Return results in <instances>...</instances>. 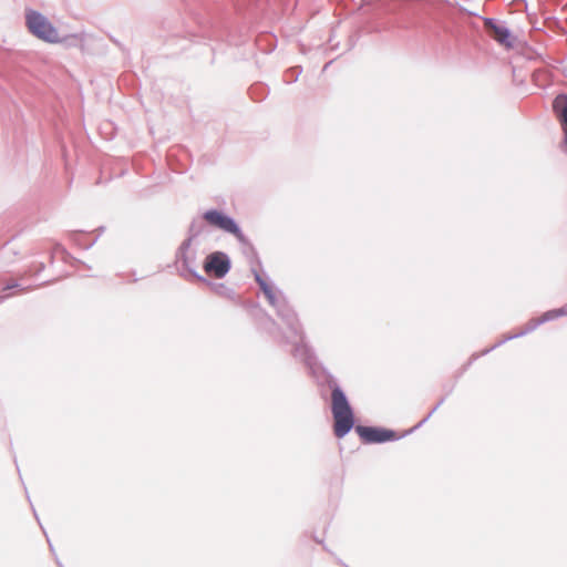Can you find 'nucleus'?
<instances>
[{
    "label": "nucleus",
    "instance_id": "nucleus-14",
    "mask_svg": "<svg viewBox=\"0 0 567 567\" xmlns=\"http://www.w3.org/2000/svg\"><path fill=\"white\" fill-rule=\"evenodd\" d=\"M313 539H315L316 543L321 544L326 551H328L329 554L333 555V553L323 544L322 539H320L318 537H313Z\"/></svg>",
    "mask_w": 567,
    "mask_h": 567
},
{
    "label": "nucleus",
    "instance_id": "nucleus-4",
    "mask_svg": "<svg viewBox=\"0 0 567 567\" xmlns=\"http://www.w3.org/2000/svg\"><path fill=\"white\" fill-rule=\"evenodd\" d=\"M556 318H557V313H556L555 309H551V310H548V311L544 312L538 318H532L530 320H528V322L526 323L525 328L523 330H520L519 332H516L514 334H509V336L504 337L502 340H499L498 342L494 343L492 347L483 350L481 353H473L472 357L470 358L468 362L463 367L462 372L465 371L481 355H485V354L489 353L491 351L495 350L496 348H498L499 346L504 344L505 342H507L509 340H513L515 338H519V337H523V336H525V334H527L529 332H533L540 324H543L545 322H548L550 320H554Z\"/></svg>",
    "mask_w": 567,
    "mask_h": 567
},
{
    "label": "nucleus",
    "instance_id": "nucleus-7",
    "mask_svg": "<svg viewBox=\"0 0 567 567\" xmlns=\"http://www.w3.org/2000/svg\"><path fill=\"white\" fill-rule=\"evenodd\" d=\"M203 269L207 276L217 279L224 278L230 269V260L225 252L215 251L204 260Z\"/></svg>",
    "mask_w": 567,
    "mask_h": 567
},
{
    "label": "nucleus",
    "instance_id": "nucleus-20",
    "mask_svg": "<svg viewBox=\"0 0 567 567\" xmlns=\"http://www.w3.org/2000/svg\"><path fill=\"white\" fill-rule=\"evenodd\" d=\"M346 567H350V566L348 565V566H346Z\"/></svg>",
    "mask_w": 567,
    "mask_h": 567
},
{
    "label": "nucleus",
    "instance_id": "nucleus-17",
    "mask_svg": "<svg viewBox=\"0 0 567 567\" xmlns=\"http://www.w3.org/2000/svg\"><path fill=\"white\" fill-rule=\"evenodd\" d=\"M453 389H454V385H452L451 388H446L445 396L450 395L452 393Z\"/></svg>",
    "mask_w": 567,
    "mask_h": 567
},
{
    "label": "nucleus",
    "instance_id": "nucleus-15",
    "mask_svg": "<svg viewBox=\"0 0 567 567\" xmlns=\"http://www.w3.org/2000/svg\"><path fill=\"white\" fill-rule=\"evenodd\" d=\"M445 399H446V396H442L439 400V402H436V404L434 405V410H437L445 402Z\"/></svg>",
    "mask_w": 567,
    "mask_h": 567
},
{
    "label": "nucleus",
    "instance_id": "nucleus-13",
    "mask_svg": "<svg viewBox=\"0 0 567 567\" xmlns=\"http://www.w3.org/2000/svg\"><path fill=\"white\" fill-rule=\"evenodd\" d=\"M557 318L567 315V306L556 308Z\"/></svg>",
    "mask_w": 567,
    "mask_h": 567
},
{
    "label": "nucleus",
    "instance_id": "nucleus-9",
    "mask_svg": "<svg viewBox=\"0 0 567 567\" xmlns=\"http://www.w3.org/2000/svg\"><path fill=\"white\" fill-rule=\"evenodd\" d=\"M553 112L563 132V143L567 152V94H558L551 104Z\"/></svg>",
    "mask_w": 567,
    "mask_h": 567
},
{
    "label": "nucleus",
    "instance_id": "nucleus-6",
    "mask_svg": "<svg viewBox=\"0 0 567 567\" xmlns=\"http://www.w3.org/2000/svg\"><path fill=\"white\" fill-rule=\"evenodd\" d=\"M483 23L486 34L496 43L506 49H513L515 47L517 38L506 25L505 21L495 18H483Z\"/></svg>",
    "mask_w": 567,
    "mask_h": 567
},
{
    "label": "nucleus",
    "instance_id": "nucleus-19",
    "mask_svg": "<svg viewBox=\"0 0 567 567\" xmlns=\"http://www.w3.org/2000/svg\"><path fill=\"white\" fill-rule=\"evenodd\" d=\"M329 64H331V61L328 62L327 64H324V69H327L329 66Z\"/></svg>",
    "mask_w": 567,
    "mask_h": 567
},
{
    "label": "nucleus",
    "instance_id": "nucleus-16",
    "mask_svg": "<svg viewBox=\"0 0 567 567\" xmlns=\"http://www.w3.org/2000/svg\"><path fill=\"white\" fill-rule=\"evenodd\" d=\"M337 564H339L342 567L348 566L344 561H342L340 558H336Z\"/></svg>",
    "mask_w": 567,
    "mask_h": 567
},
{
    "label": "nucleus",
    "instance_id": "nucleus-8",
    "mask_svg": "<svg viewBox=\"0 0 567 567\" xmlns=\"http://www.w3.org/2000/svg\"><path fill=\"white\" fill-rule=\"evenodd\" d=\"M203 218L213 227L221 229L226 233L233 234L237 238H241V231L236 223L228 216L218 210H207Z\"/></svg>",
    "mask_w": 567,
    "mask_h": 567
},
{
    "label": "nucleus",
    "instance_id": "nucleus-1",
    "mask_svg": "<svg viewBox=\"0 0 567 567\" xmlns=\"http://www.w3.org/2000/svg\"><path fill=\"white\" fill-rule=\"evenodd\" d=\"M286 346H290L292 358L302 363L320 388L331 390V413L333 434L337 439L348 435L355 424L354 411L350 401L329 370L318 361L313 348L307 341L302 327L295 313L286 303Z\"/></svg>",
    "mask_w": 567,
    "mask_h": 567
},
{
    "label": "nucleus",
    "instance_id": "nucleus-5",
    "mask_svg": "<svg viewBox=\"0 0 567 567\" xmlns=\"http://www.w3.org/2000/svg\"><path fill=\"white\" fill-rule=\"evenodd\" d=\"M29 31L37 38L50 42H60L58 29L41 13L30 10L25 16Z\"/></svg>",
    "mask_w": 567,
    "mask_h": 567
},
{
    "label": "nucleus",
    "instance_id": "nucleus-2",
    "mask_svg": "<svg viewBox=\"0 0 567 567\" xmlns=\"http://www.w3.org/2000/svg\"><path fill=\"white\" fill-rule=\"evenodd\" d=\"M394 4L389 10L404 8L415 17V23L431 28L430 23H434L445 32H450V25L445 21L449 17L451 8L449 2L444 0H391Z\"/></svg>",
    "mask_w": 567,
    "mask_h": 567
},
{
    "label": "nucleus",
    "instance_id": "nucleus-3",
    "mask_svg": "<svg viewBox=\"0 0 567 567\" xmlns=\"http://www.w3.org/2000/svg\"><path fill=\"white\" fill-rule=\"evenodd\" d=\"M354 430L364 444L395 442L414 432V429H410L399 434L395 430L375 425H357Z\"/></svg>",
    "mask_w": 567,
    "mask_h": 567
},
{
    "label": "nucleus",
    "instance_id": "nucleus-18",
    "mask_svg": "<svg viewBox=\"0 0 567 567\" xmlns=\"http://www.w3.org/2000/svg\"><path fill=\"white\" fill-rule=\"evenodd\" d=\"M298 0H295V7L297 6ZM289 0H286V9L288 8Z\"/></svg>",
    "mask_w": 567,
    "mask_h": 567
},
{
    "label": "nucleus",
    "instance_id": "nucleus-11",
    "mask_svg": "<svg viewBox=\"0 0 567 567\" xmlns=\"http://www.w3.org/2000/svg\"><path fill=\"white\" fill-rule=\"evenodd\" d=\"M436 410H434V406L431 408V411L427 413V415H425L416 425H414L412 429L417 430L420 429L421 426H423L429 420L430 417L434 414Z\"/></svg>",
    "mask_w": 567,
    "mask_h": 567
},
{
    "label": "nucleus",
    "instance_id": "nucleus-12",
    "mask_svg": "<svg viewBox=\"0 0 567 567\" xmlns=\"http://www.w3.org/2000/svg\"><path fill=\"white\" fill-rule=\"evenodd\" d=\"M262 289L270 303H274V296L271 293V290L266 286H262Z\"/></svg>",
    "mask_w": 567,
    "mask_h": 567
},
{
    "label": "nucleus",
    "instance_id": "nucleus-10",
    "mask_svg": "<svg viewBox=\"0 0 567 567\" xmlns=\"http://www.w3.org/2000/svg\"><path fill=\"white\" fill-rule=\"evenodd\" d=\"M301 72H302V68L300 65H296L290 69H286V76H288L289 74L291 75V79L289 81L286 80V84L296 82L298 80L299 75L301 74Z\"/></svg>",
    "mask_w": 567,
    "mask_h": 567
}]
</instances>
